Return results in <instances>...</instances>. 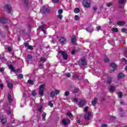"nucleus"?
<instances>
[{
	"label": "nucleus",
	"mask_w": 127,
	"mask_h": 127,
	"mask_svg": "<svg viewBox=\"0 0 127 127\" xmlns=\"http://www.w3.org/2000/svg\"><path fill=\"white\" fill-rule=\"evenodd\" d=\"M44 90H45V85H44V84L40 85L39 94L41 97H43V96H44Z\"/></svg>",
	"instance_id": "nucleus-1"
},
{
	"label": "nucleus",
	"mask_w": 127,
	"mask_h": 127,
	"mask_svg": "<svg viewBox=\"0 0 127 127\" xmlns=\"http://www.w3.org/2000/svg\"><path fill=\"white\" fill-rule=\"evenodd\" d=\"M82 4L84 7L89 8V7H91V1H90V0H83Z\"/></svg>",
	"instance_id": "nucleus-2"
},
{
	"label": "nucleus",
	"mask_w": 127,
	"mask_h": 127,
	"mask_svg": "<svg viewBox=\"0 0 127 127\" xmlns=\"http://www.w3.org/2000/svg\"><path fill=\"white\" fill-rule=\"evenodd\" d=\"M58 54H61V55L63 56L64 60H67V59H68V55H67V53L66 52L63 51H59Z\"/></svg>",
	"instance_id": "nucleus-3"
},
{
	"label": "nucleus",
	"mask_w": 127,
	"mask_h": 127,
	"mask_svg": "<svg viewBox=\"0 0 127 127\" xmlns=\"http://www.w3.org/2000/svg\"><path fill=\"white\" fill-rule=\"evenodd\" d=\"M0 22L3 24H5L8 22V19L5 17H2L0 18Z\"/></svg>",
	"instance_id": "nucleus-4"
},
{
	"label": "nucleus",
	"mask_w": 127,
	"mask_h": 127,
	"mask_svg": "<svg viewBox=\"0 0 127 127\" xmlns=\"http://www.w3.org/2000/svg\"><path fill=\"white\" fill-rule=\"evenodd\" d=\"M9 69L14 73H16V72H18V71L20 70V69H15L14 68V66H13L12 64H10V65H9Z\"/></svg>",
	"instance_id": "nucleus-5"
},
{
	"label": "nucleus",
	"mask_w": 127,
	"mask_h": 127,
	"mask_svg": "<svg viewBox=\"0 0 127 127\" xmlns=\"http://www.w3.org/2000/svg\"><path fill=\"white\" fill-rule=\"evenodd\" d=\"M110 67H112L113 69H111V70L110 71V73H112V72H115V71L117 69V64L115 63L111 64Z\"/></svg>",
	"instance_id": "nucleus-6"
},
{
	"label": "nucleus",
	"mask_w": 127,
	"mask_h": 127,
	"mask_svg": "<svg viewBox=\"0 0 127 127\" xmlns=\"http://www.w3.org/2000/svg\"><path fill=\"white\" fill-rule=\"evenodd\" d=\"M85 104H86V100L83 99L79 102L78 105L79 106L80 108H83V107L85 106Z\"/></svg>",
	"instance_id": "nucleus-7"
},
{
	"label": "nucleus",
	"mask_w": 127,
	"mask_h": 127,
	"mask_svg": "<svg viewBox=\"0 0 127 127\" xmlns=\"http://www.w3.org/2000/svg\"><path fill=\"white\" fill-rule=\"evenodd\" d=\"M60 42H61V44H66L67 41L66 40L65 37H61L60 38Z\"/></svg>",
	"instance_id": "nucleus-8"
},
{
	"label": "nucleus",
	"mask_w": 127,
	"mask_h": 127,
	"mask_svg": "<svg viewBox=\"0 0 127 127\" xmlns=\"http://www.w3.org/2000/svg\"><path fill=\"white\" fill-rule=\"evenodd\" d=\"M6 83L8 88H9L10 90H12V88H13V83H10L8 80H6Z\"/></svg>",
	"instance_id": "nucleus-9"
},
{
	"label": "nucleus",
	"mask_w": 127,
	"mask_h": 127,
	"mask_svg": "<svg viewBox=\"0 0 127 127\" xmlns=\"http://www.w3.org/2000/svg\"><path fill=\"white\" fill-rule=\"evenodd\" d=\"M91 112H88L84 116V119L85 121H89L90 120V117H91Z\"/></svg>",
	"instance_id": "nucleus-10"
},
{
	"label": "nucleus",
	"mask_w": 127,
	"mask_h": 127,
	"mask_svg": "<svg viewBox=\"0 0 127 127\" xmlns=\"http://www.w3.org/2000/svg\"><path fill=\"white\" fill-rule=\"evenodd\" d=\"M80 61L82 63V66H86V65H87V61L86 60V59H85V57L81 58Z\"/></svg>",
	"instance_id": "nucleus-11"
},
{
	"label": "nucleus",
	"mask_w": 127,
	"mask_h": 127,
	"mask_svg": "<svg viewBox=\"0 0 127 127\" xmlns=\"http://www.w3.org/2000/svg\"><path fill=\"white\" fill-rule=\"evenodd\" d=\"M25 47L27 48V49H29V50H32L33 49V47L31 45H29V43H26L25 44Z\"/></svg>",
	"instance_id": "nucleus-12"
},
{
	"label": "nucleus",
	"mask_w": 127,
	"mask_h": 127,
	"mask_svg": "<svg viewBox=\"0 0 127 127\" xmlns=\"http://www.w3.org/2000/svg\"><path fill=\"white\" fill-rule=\"evenodd\" d=\"M5 8L8 10V13H11V5H5Z\"/></svg>",
	"instance_id": "nucleus-13"
},
{
	"label": "nucleus",
	"mask_w": 127,
	"mask_h": 127,
	"mask_svg": "<svg viewBox=\"0 0 127 127\" xmlns=\"http://www.w3.org/2000/svg\"><path fill=\"white\" fill-rule=\"evenodd\" d=\"M47 6H43L40 9V12L43 14H45V11Z\"/></svg>",
	"instance_id": "nucleus-14"
},
{
	"label": "nucleus",
	"mask_w": 127,
	"mask_h": 127,
	"mask_svg": "<svg viewBox=\"0 0 127 127\" xmlns=\"http://www.w3.org/2000/svg\"><path fill=\"white\" fill-rule=\"evenodd\" d=\"M123 78H125V74L122 72L119 73L118 75V80H121V79H123Z\"/></svg>",
	"instance_id": "nucleus-15"
},
{
	"label": "nucleus",
	"mask_w": 127,
	"mask_h": 127,
	"mask_svg": "<svg viewBox=\"0 0 127 127\" xmlns=\"http://www.w3.org/2000/svg\"><path fill=\"white\" fill-rule=\"evenodd\" d=\"M71 42L72 44L75 45V43L77 42V40L76 39V36H73L71 38Z\"/></svg>",
	"instance_id": "nucleus-16"
},
{
	"label": "nucleus",
	"mask_w": 127,
	"mask_h": 127,
	"mask_svg": "<svg viewBox=\"0 0 127 127\" xmlns=\"http://www.w3.org/2000/svg\"><path fill=\"white\" fill-rule=\"evenodd\" d=\"M7 100H8L9 103H11V102H12V101H13V100L12 99V98H11V95L10 94V93H8Z\"/></svg>",
	"instance_id": "nucleus-17"
},
{
	"label": "nucleus",
	"mask_w": 127,
	"mask_h": 127,
	"mask_svg": "<svg viewBox=\"0 0 127 127\" xmlns=\"http://www.w3.org/2000/svg\"><path fill=\"white\" fill-rule=\"evenodd\" d=\"M70 122H71V121H70L69 119L67 120V122L66 121V120L65 119H63L62 120L63 125L64 126H67V123H70Z\"/></svg>",
	"instance_id": "nucleus-18"
},
{
	"label": "nucleus",
	"mask_w": 127,
	"mask_h": 127,
	"mask_svg": "<svg viewBox=\"0 0 127 127\" xmlns=\"http://www.w3.org/2000/svg\"><path fill=\"white\" fill-rule=\"evenodd\" d=\"M0 122L2 125H5V124L7 123V119L6 118H2L1 119Z\"/></svg>",
	"instance_id": "nucleus-19"
},
{
	"label": "nucleus",
	"mask_w": 127,
	"mask_h": 127,
	"mask_svg": "<svg viewBox=\"0 0 127 127\" xmlns=\"http://www.w3.org/2000/svg\"><path fill=\"white\" fill-rule=\"evenodd\" d=\"M97 102H98V98H94L91 102L92 105H93L94 107H95V106H96V104H97Z\"/></svg>",
	"instance_id": "nucleus-20"
},
{
	"label": "nucleus",
	"mask_w": 127,
	"mask_h": 127,
	"mask_svg": "<svg viewBox=\"0 0 127 127\" xmlns=\"http://www.w3.org/2000/svg\"><path fill=\"white\" fill-rule=\"evenodd\" d=\"M117 24L119 26L125 25V24H126V22L125 21H119L117 22Z\"/></svg>",
	"instance_id": "nucleus-21"
},
{
	"label": "nucleus",
	"mask_w": 127,
	"mask_h": 127,
	"mask_svg": "<svg viewBox=\"0 0 127 127\" xmlns=\"http://www.w3.org/2000/svg\"><path fill=\"white\" fill-rule=\"evenodd\" d=\"M85 29H86V31H88V32L92 33V32H93V31H94V29L93 28L91 29V28H90V27L86 28Z\"/></svg>",
	"instance_id": "nucleus-22"
},
{
	"label": "nucleus",
	"mask_w": 127,
	"mask_h": 127,
	"mask_svg": "<svg viewBox=\"0 0 127 127\" xmlns=\"http://www.w3.org/2000/svg\"><path fill=\"white\" fill-rule=\"evenodd\" d=\"M50 12V8L49 6H47V8H46V11H45V13H49Z\"/></svg>",
	"instance_id": "nucleus-23"
},
{
	"label": "nucleus",
	"mask_w": 127,
	"mask_h": 127,
	"mask_svg": "<svg viewBox=\"0 0 127 127\" xmlns=\"http://www.w3.org/2000/svg\"><path fill=\"white\" fill-rule=\"evenodd\" d=\"M22 2H24L26 6H28V0H22Z\"/></svg>",
	"instance_id": "nucleus-24"
},
{
	"label": "nucleus",
	"mask_w": 127,
	"mask_h": 127,
	"mask_svg": "<svg viewBox=\"0 0 127 127\" xmlns=\"http://www.w3.org/2000/svg\"><path fill=\"white\" fill-rule=\"evenodd\" d=\"M51 97L53 99L54 98V97H55V92L52 91L51 92Z\"/></svg>",
	"instance_id": "nucleus-25"
},
{
	"label": "nucleus",
	"mask_w": 127,
	"mask_h": 127,
	"mask_svg": "<svg viewBox=\"0 0 127 127\" xmlns=\"http://www.w3.org/2000/svg\"><path fill=\"white\" fill-rule=\"evenodd\" d=\"M73 11L75 13H79L80 12V9L79 8H75Z\"/></svg>",
	"instance_id": "nucleus-26"
},
{
	"label": "nucleus",
	"mask_w": 127,
	"mask_h": 127,
	"mask_svg": "<svg viewBox=\"0 0 127 127\" xmlns=\"http://www.w3.org/2000/svg\"><path fill=\"white\" fill-rule=\"evenodd\" d=\"M112 79H113L112 77H110L107 79V83H108L109 84H112V82L113 81L112 80Z\"/></svg>",
	"instance_id": "nucleus-27"
},
{
	"label": "nucleus",
	"mask_w": 127,
	"mask_h": 127,
	"mask_svg": "<svg viewBox=\"0 0 127 127\" xmlns=\"http://www.w3.org/2000/svg\"><path fill=\"white\" fill-rule=\"evenodd\" d=\"M79 91H80V90L78 88L75 87L73 93L74 94H78V93H79Z\"/></svg>",
	"instance_id": "nucleus-28"
},
{
	"label": "nucleus",
	"mask_w": 127,
	"mask_h": 127,
	"mask_svg": "<svg viewBox=\"0 0 127 127\" xmlns=\"http://www.w3.org/2000/svg\"><path fill=\"white\" fill-rule=\"evenodd\" d=\"M28 84H30V85H34V82L31 79H29L28 80Z\"/></svg>",
	"instance_id": "nucleus-29"
},
{
	"label": "nucleus",
	"mask_w": 127,
	"mask_h": 127,
	"mask_svg": "<svg viewBox=\"0 0 127 127\" xmlns=\"http://www.w3.org/2000/svg\"><path fill=\"white\" fill-rule=\"evenodd\" d=\"M126 1H127V0H119V3L123 4V3H125Z\"/></svg>",
	"instance_id": "nucleus-30"
},
{
	"label": "nucleus",
	"mask_w": 127,
	"mask_h": 127,
	"mask_svg": "<svg viewBox=\"0 0 127 127\" xmlns=\"http://www.w3.org/2000/svg\"><path fill=\"white\" fill-rule=\"evenodd\" d=\"M118 97L120 98V99H122V98H123V92L120 91L118 94Z\"/></svg>",
	"instance_id": "nucleus-31"
},
{
	"label": "nucleus",
	"mask_w": 127,
	"mask_h": 127,
	"mask_svg": "<svg viewBox=\"0 0 127 127\" xmlns=\"http://www.w3.org/2000/svg\"><path fill=\"white\" fill-rule=\"evenodd\" d=\"M73 78L74 79L75 77L77 78V79H78L79 81H80V78H79V75L75 74L74 75L72 76Z\"/></svg>",
	"instance_id": "nucleus-32"
},
{
	"label": "nucleus",
	"mask_w": 127,
	"mask_h": 127,
	"mask_svg": "<svg viewBox=\"0 0 127 127\" xmlns=\"http://www.w3.org/2000/svg\"><path fill=\"white\" fill-rule=\"evenodd\" d=\"M115 90H116V87L113 85H111L110 91H115Z\"/></svg>",
	"instance_id": "nucleus-33"
},
{
	"label": "nucleus",
	"mask_w": 127,
	"mask_h": 127,
	"mask_svg": "<svg viewBox=\"0 0 127 127\" xmlns=\"http://www.w3.org/2000/svg\"><path fill=\"white\" fill-rule=\"evenodd\" d=\"M40 61L41 62H46V59L44 57H42L40 58Z\"/></svg>",
	"instance_id": "nucleus-34"
},
{
	"label": "nucleus",
	"mask_w": 127,
	"mask_h": 127,
	"mask_svg": "<svg viewBox=\"0 0 127 127\" xmlns=\"http://www.w3.org/2000/svg\"><path fill=\"white\" fill-rule=\"evenodd\" d=\"M112 31L113 32H118V31H119V29H118L117 28H114L112 29Z\"/></svg>",
	"instance_id": "nucleus-35"
},
{
	"label": "nucleus",
	"mask_w": 127,
	"mask_h": 127,
	"mask_svg": "<svg viewBox=\"0 0 127 127\" xmlns=\"http://www.w3.org/2000/svg\"><path fill=\"white\" fill-rule=\"evenodd\" d=\"M58 18L60 19V20H62V18H63V16L62 14H58L57 15Z\"/></svg>",
	"instance_id": "nucleus-36"
},
{
	"label": "nucleus",
	"mask_w": 127,
	"mask_h": 127,
	"mask_svg": "<svg viewBox=\"0 0 127 127\" xmlns=\"http://www.w3.org/2000/svg\"><path fill=\"white\" fill-rule=\"evenodd\" d=\"M79 19H80V17H79V16L75 15L74 16V20H79Z\"/></svg>",
	"instance_id": "nucleus-37"
},
{
	"label": "nucleus",
	"mask_w": 127,
	"mask_h": 127,
	"mask_svg": "<svg viewBox=\"0 0 127 127\" xmlns=\"http://www.w3.org/2000/svg\"><path fill=\"white\" fill-rule=\"evenodd\" d=\"M122 32H123L124 33H127V30L126 28H123L121 29Z\"/></svg>",
	"instance_id": "nucleus-38"
},
{
	"label": "nucleus",
	"mask_w": 127,
	"mask_h": 127,
	"mask_svg": "<svg viewBox=\"0 0 127 127\" xmlns=\"http://www.w3.org/2000/svg\"><path fill=\"white\" fill-rule=\"evenodd\" d=\"M32 96H33V97H35L36 96V92L35 91V90L32 91Z\"/></svg>",
	"instance_id": "nucleus-39"
},
{
	"label": "nucleus",
	"mask_w": 127,
	"mask_h": 127,
	"mask_svg": "<svg viewBox=\"0 0 127 127\" xmlns=\"http://www.w3.org/2000/svg\"><path fill=\"white\" fill-rule=\"evenodd\" d=\"M42 117L43 118V120H44V119L46 118V113L44 112L42 115Z\"/></svg>",
	"instance_id": "nucleus-40"
},
{
	"label": "nucleus",
	"mask_w": 127,
	"mask_h": 127,
	"mask_svg": "<svg viewBox=\"0 0 127 127\" xmlns=\"http://www.w3.org/2000/svg\"><path fill=\"white\" fill-rule=\"evenodd\" d=\"M27 58L28 59H29L30 61H31L32 60V56H31V55H28L27 56Z\"/></svg>",
	"instance_id": "nucleus-41"
},
{
	"label": "nucleus",
	"mask_w": 127,
	"mask_h": 127,
	"mask_svg": "<svg viewBox=\"0 0 127 127\" xmlns=\"http://www.w3.org/2000/svg\"><path fill=\"white\" fill-rule=\"evenodd\" d=\"M89 110V107L88 106H86L85 109H84V112L85 113H87V114L88 113V111Z\"/></svg>",
	"instance_id": "nucleus-42"
},
{
	"label": "nucleus",
	"mask_w": 127,
	"mask_h": 127,
	"mask_svg": "<svg viewBox=\"0 0 127 127\" xmlns=\"http://www.w3.org/2000/svg\"><path fill=\"white\" fill-rule=\"evenodd\" d=\"M59 93H60V90H57V89L55 90V94L56 95H58V94H59Z\"/></svg>",
	"instance_id": "nucleus-43"
},
{
	"label": "nucleus",
	"mask_w": 127,
	"mask_h": 127,
	"mask_svg": "<svg viewBox=\"0 0 127 127\" xmlns=\"http://www.w3.org/2000/svg\"><path fill=\"white\" fill-rule=\"evenodd\" d=\"M58 12L59 14H62V13H63V9H61L59 10Z\"/></svg>",
	"instance_id": "nucleus-44"
},
{
	"label": "nucleus",
	"mask_w": 127,
	"mask_h": 127,
	"mask_svg": "<svg viewBox=\"0 0 127 127\" xmlns=\"http://www.w3.org/2000/svg\"><path fill=\"white\" fill-rule=\"evenodd\" d=\"M49 106H50V107H51V108H53V103L52 102H51V101H49Z\"/></svg>",
	"instance_id": "nucleus-45"
},
{
	"label": "nucleus",
	"mask_w": 127,
	"mask_h": 127,
	"mask_svg": "<svg viewBox=\"0 0 127 127\" xmlns=\"http://www.w3.org/2000/svg\"><path fill=\"white\" fill-rule=\"evenodd\" d=\"M69 94H70V92L69 91H66V92H64V96L65 97H67V96H68L69 95Z\"/></svg>",
	"instance_id": "nucleus-46"
},
{
	"label": "nucleus",
	"mask_w": 127,
	"mask_h": 127,
	"mask_svg": "<svg viewBox=\"0 0 127 127\" xmlns=\"http://www.w3.org/2000/svg\"><path fill=\"white\" fill-rule=\"evenodd\" d=\"M44 26L43 25H41L39 27V29H41L42 31H43V30H44Z\"/></svg>",
	"instance_id": "nucleus-47"
},
{
	"label": "nucleus",
	"mask_w": 127,
	"mask_h": 127,
	"mask_svg": "<svg viewBox=\"0 0 127 127\" xmlns=\"http://www.w3.org/2000/svg\"><path fill=\"white\" fill-rule=\"evenodd\" d=\"M67 116H68V117H73V114H72V113H70V112H67L66 114Z\"/></svg>",
	"instance_id": "nucleus-48"
},
{
	"label": "nucleus",
	"mask_w": 127,
	"mask_h": 127,
	"mask_svg": "<svg viewBox=\"0 0 127 127\" xmlns=\"http://www.w3.org/2000/svg\"><path fill=\"white\" fill-rule=\"evenodd\" d=\"M4 67H1L0 68V72H1V73H3V72H4Z\"/></svg>",
	"instance_id": "nucleus-49"
},
{
	"label": "nucleus",
	"mask_w": 127,
	"mask_h": 127,
	"mask_svg": "<svg viewBox=\"0 0 127 127\" xmlns=\"http://www.w3.org/2000/svg\"><path fill=\"white\" fill-rule=\"evenodd\" d=\"M104 61L105 63H109V62H110V60H109L108 58H106L104 59Z\"/></svg>",
	"instance_id": "nucleus-50"
},
{
	"label": "nucleus",
	"mask_w": 127,
	"mask_h": 127,
	"mask_svg": "<svg viewBox=\"0 0 127 127\" xmlns=\"http://www.w3.org/2000/svg\"><path fill=\"white\" fill-rule=\"evenodd\" d=\"M67 78H70L71 77V74L69 73H67L65 74Z\"/></svg>",
	"instance_id": "nucleus-51"
},
{
	"label": "nucleus",
	"mask_w": 127,
	"mask_h": 127,
	"mask_svg": "<svg viewBox=\"0 0 127 127\" xmlns=\"http://www.w3.org/2000/svg\"><path fill=\"white\" fill-rule=\"evenodd\" d=\"M38 112H39L40 113H41V111H42V107L41 106V107H40L39 108H38Z\"/></svg>",
	"instance_id": "nucleus-52"
},
{
	"label": "nucleus",
	"mask_w": 127,
	"mask_h": 127,
	"mask_svg": "<svg viewBox=\"0 0 127 127\" xmlns=\"http://www.w3.org/2000/svg\"><path fill=\"white\" fill-rule=\"evenodd\" d=\"M112 4H113L112 3H107V6H108V7H110V6H112Z\"/></svg>",
	"instance_id": "nucleus-53"
},
{
	"label": "nucleus",
	"mask_w": 127,
	"mask_h": 127,
	"mask_svg": "<svg viewBox=\"0 0 127 127\" xmlns=\"http://www.w3.org/2000/svg\"><path fill=\"white\" fill-rule=\"evenodd\" d=\"M53 2L55 3H58L59 2V0H52Z\"/></svg>",
	"instance_id": "nucleus-54"
},
{
	"label": "nucleus",
	"mask_w": 127,
	"mask_h": 127,
	"mask_svg": "<svg viewBox=\"0 0 127 127\" xmlns=\"http://www.w3.org/2000/svg\"><path fill=\"white\" fill-rule=\"evenodd\" d=\"M101 28H102V27H101V26L96 27V29H97V31L101 30Z\"/></svg>",
	"instance_id": "nucleus-55"
},
{
	"label": "nucleus",
	"mask_w": 127,
	"mask_h": 127,
	"mask_svg": "<svg viewBox=\"0 0 127 127\" xmlns=\"http://www.w3.org/2000/svg\"><path fill=\"white\" fill-rule=\"evenodd\" d=\"M19 77L20 79H23V75L22 74H19Z\"/></svg>",
	"instance_id": "nucleus-56"
},
{
	"label": "nucleus",
	"mask_w": 127,
	"mask_h": 127,
	"mask_svg": "<svg viewBox=\"0 0 127 127\" xmlns=\"http://www.w3.org/2000/svg\"><path fill=\"white\" fill-rule=\"evenodd\" d=\"M7 50L8 51H9V52H11V51H12V49H11V48L10 47H8L7 48Z\"/></svg>",
	"instance_id": "nucleus-57"
},
{
	"label": "nucleus",
	"mask_w": 127,
	"mask_h": 127,
	"mask_svg": "<svg viewBox=\"0 0 127 127\" xmlns=\"http://www.w3.org/2000/svg\"><path fill=\"white\" fill-rule=\"evenodd\" d=\"M0 88H1V90L3 89V84L2 83L0 84Z\"/></svg>",
	"instance_id": "nucleus-58"
},
{
	"label": "nucleus",
	"mask_w": 127,
	"mask_h": 127,
	"mask_svg": "<svg viewBox=\"0 0 127 127\" xmlns=\"http://www.w3.org/2000/svg\"><path fill=\"white\" fill-rule=\"evenodd\" d=\"M122 61H123L124 62H125V63H127V59H125V58H122Z\"/></svg>",
	"instance_id": "nucleus-59"
},
{
	"label": "nucleus",
	"mask_w": 127,
	"mask_h": 127,
	"mask_svg": "<svg viewBox=\"0 0 127 127\" xmlns=\"http://www.w3.org/2000/svg\"><path fill=\"white\" fill-rule=\"evenodd\" d=\"M76 53V51L75 50H73L71 51V54L74 55Z\"/></svg>",
	"instance_id": "nucleus-60"
},
{
	"label": "nucleus",
	"mask_w": 127,
	"mask_h": 127,
	"mask_svg": "<svg viewBox=\"0 0 127 127\" xmlns=\"http://www.w3.org/2000/svg\"><path fill=\"white\" fill-rule=\"evenodd\" d=\"M11 114V112H10V110H7V115H10Z\"/></svg>",
	"instance_id": "nucleus-61"
},
{
	"label": "nucleus",
	"mask_w": 127,
	"mask_h": 127,
	"mask_svg": "<svg viewBox=\"0 0 127 127\" xmlns=\"http://www.w3.org/2000/svg\"><path fill=\"white\" fill-rule=\"evenodd\" d=\"M93 9V11H96V10L98 9V8H97V7H94Z\"/></svg>",
	"instance_id": "nucleus-62"
},
{
	"label": "nucleus",
	"mask_w": 127,
	"mask_h": 127,
	"mask_svg": "<svg viewBox=\"0 0 127 127\" xmlns=\"http://www.w3.org/2000/svg\"><path fill=\"white\" fill-rule=\"evenodd\" d=\"M101 102H104V101H106V98H103L101 99Z\"/></svg>",
	"instance_id": "nucleus-63"
},
{
	"label": "nucleus",
	"mask_w": 127,
	"mask_h": 127,
	"mask_svg": "<svg viewBox=\"0 0 127 127\" xmlns=\"http://www.w3.org/2000/svg\"><path fill=\"white\" fill-rule=\"evenodd\" d=\"M107 124H102L101 127H107Z\"/></svg>",
	"instance_id": "nucleus-64"
}]
</instances>
